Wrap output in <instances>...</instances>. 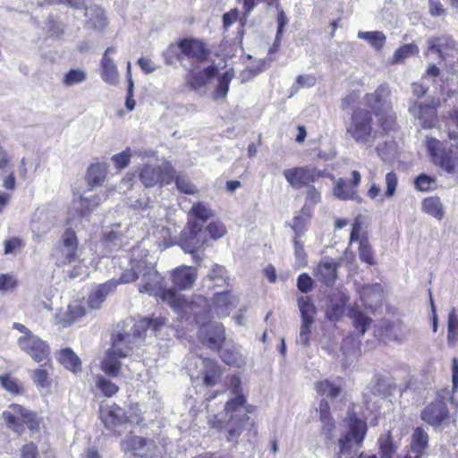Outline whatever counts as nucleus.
Masks as SVG:
<instances>
[{"label":"nucleus","instance_id":"6","mask_svg":"<svg viewBox=\"0 0 458 458\" xmlns=\"http://www.w3.org/2000/svg\"><path fill=\"white\" fill-rule=\"evenodd\" d=\"M6 427L18 435H21L25 427L30 431H38L39 420L36 413L17 403H12L2 414Z\"/></svg>","mask_w":458,"mask_h":458},{"label":"nucleus","instance_id":"5","mask_svg":"<svg viewBox=\"0 0 458 458\" xmlns=\"http://www.w3.org/2000/svg\"><path fill=\"white\" fill-rule=\"evenodd\" d=\"M390 89L386 85H380L374 93L366 95L367 104L374 110L384 131L394 129L395 119L391 112V104L388 101Z\"/></svg>","mask_w":458,"mask_h":458},{"label":"nucleus","instance_id":"47","mask_svg":"<svg viewBox=\"0 0 458 458\" xmlns=\"http://www.w3.org/2000/svg\"><path fill=\"white\" fill-rule=\"evenodd\" d=\"M32 380L37 387L48 388L51 385L48 369L43 366L36 369L32 372Z\"/></svg>","mask_w":458,"mask_h":458},{"label":"nucleus","instance_id":"57","mask_svg":"<svg viewBox=\"0 0 458 458\" xmlns=\"http://www.w3.org/2000/svg\"><path fill=\"white\" fill-rule=\"evenodd\" d=\"M0 382L3 388L7 390L13 394H21V386L18 384L17 380L11 378L10 376L5 375L0 377Z\"/></svg>","mask_w":458,"mask_h":458},{"label":"nucleus","instance_id":"46","mask_svg":"<svg viewBox=\"0 0 458 458\" xmlns=\"http://www.w3.org/2000/svg\"><path fill=\"white\" fill-rule=\"evenodd\" d=\"M96 386L103 393V394L106 397H111L115 394L119 387L109 379H106L101 375H97L95 377Z\"/></svg>","mask_w":458,"mask_h":458},{"label":"nucleus","instance_id":"24","mask_svg":"<svg viewBox=\"0 0 458 458\" xmlns=\"http://www.w3.org/2000/svg\"><path fill=\"white\" fill-rule=\"evenodd\" d=\"M360 300L368 309H374L381 304L383 300V289L381 284H365L357 288Z\"/></svg>","mask_w":458,"mask_h":458},{"label":"nucleus","instance_id":"50","mask_svg":"<svg viewBox=\"0 0 458 458\" xmlns=\"http://www.w3.org/2000/svg\"><path fill=\"white\" fill-rule=\"evenodd\" d=\"M190 213L204 224L208 218L213 216V212L209 206L204 202H198L193 204Z\"/></svg>","mask_w":458,"mask_h":458},{"label":"nucleus","instance_id":"60","mask_svg":"<svg viewBox=\"0 0 458 458\" xmlns=\"http://www.w3.org/2000/svg\"><path fill=\"white\" fill-rule=\"evenodd\" d=\"M131 157V153L130 148H127L121 153L115 154L112 157V161L115 164V166L119 169L125 168Z\"/></svg>","mask_w":458,"mask_h":458},{"label":"nucleus","instance_id":"63","mask_svg":"<svg viewBox=\"0 0 458 458\" xmlns=\"http://www.w3.org/2000/svg\"><path fill=\"white\" fill-rule=\"evenodd\" d=\"M316 79L312 75H299L296 80V85L292 87L293 92H297L300 88L312 87L315 84Z\"/></svg>","mask_w":458,"mask_h":458},{"label":"nucleus","instance_id":"58","mask_svg":"<svg viewBox=\"0 0 458 458\" xmlns=\"http://www.w3.org/2000/svg\"><path fill=\"white\" fill-rule=\"evenodd\" d=\"M385 181L386 188L385 196L386 198H392L395 193L396 186L398 183V177L394 172H389L386 174Z\"/></svg>","mask_w":458,"mask_h":458},{"label":"nucleus","instance_id":"35","mask_svg":"<svg viewBox=\"0 0 458 458\" xmlns=\"http://www.w3.org/2000/svg\"><path fill=\"white\" fill-rule=\"evenodd\" d=\"M198 360H199L204 367L203 374L205 385L214 386L221 376L217 363L215 360L207 358H198Z\"/></svg>","mask_w":458,"mask_h":458},{"label":"nucleus","instance_id":"10","mask_svg":"<svg viewBox=\"0 0 458 458\" xmlns=\"http://www.w3.org/2000/svg\"><path fill=\"white\" fill-rule=\"evenodd\" d=\"M207 242L206 230L203 225L199 221H189L181 233L180 246L185 251L192 254L194 260L198 261L200 258L196 251L200 249Z\"/></svg>","mask_w":458,"mask_h":458},{"label":"nucleus","instance_id":"18","mask_svg":"<svg viewBox=\"0 0 458 458\" xmlns=\"http://www.w3.org/2000/svg\"><path fill=\"white\" fill-rule=\"evenodd\" d=\"M202 343L212 350L221 349L225 340V327L218 322L203 325L199 329Z\"/></svg>","mask_w":458,"mask_h":458},{"label":"nucleus","instance_id":"37","mask_svg":"<svg viewBox=\"0 0 458 458\" xmlns=\"http://www.w3.org/2000/svg\"><path fill=\"white\" fill-rule=\"evenodd\" d=\"M57 359L66 369L73 372L81 370V360L71 349L61 350L57 354Z\"/></svg>","mask_w":458,"mask_h":458},{"label":"nucleus","instance_id":"4","mask_svg":"<svg viewBox=\"0 0 458 458\" xmlns=\"http://www.w3.org/2000/svg\"><path fill=\"white\" fill-rule=\"evenodd\" d=\"M238 304V298L230 292H223L214 296L212 304L203 295H195L190 304L191 311L197 321L204 324V320L216 313L218 317H226Z\"/></svg>","mask_w":458,"mask_h":458},{"label":"nucleus","instance_id":"54","mask_svg":"<svg viewBox=\"0 0 458 458\" xmlns=\"http://www.w3.org/2000/svg\"><path fill=\"white\" fill-rule=\"evenodd\" d=\"M381 458H393L396 448L394 446L390 435L381 437L378 439Z\"/></svg>","mask_w":458,"mask_h":458},{"label":"nucleus","instance_id":"36","mask_svg":"<svg viewBox=\"0 0 458 458\" xmlns=\"http://www.w3.org/2000/svg\"><path fill=\"white\" fill-rule=\"evenodd\" d=\"M228 276L226 270L218 265H214L210 273L204 278V286L212 289L215 286H223L226 284Z\"/></svg>","mask_w":458,"mask_h":458},{"label":"nucleus","instance_id":"3","mask_svg":"<svg viewBox=\"0 0 458 458\" xmlns=\"http://www.w3.org/2000/svg\"><path fill=\"white\" fill-rule=\"evenodd\" d=\"M245 402L243 394H237L233 399L228 401L225 406V416L228 417L227 420L218 419L216 415L214 416L213 420H209L213 428L220 430L225 429L227 432L226 438L228 442H237L246 422L249 420L244 407Z\"/></svg>","mask_w":458,"mask_h":458},{"label":"nucleus","instance_id":"38","mask_svg":"<svg viewBox=\"0 0 458 458\" xmlns=\"http://www.w3.org/2000/svg\"><path fill=\"white\" fill-rule=\"evenodd\" d=\"M144 263L145 261L143 260L131 261V268L125 270L119 278V280L115 281L117 283V285L119 284L133 283L137 279H140L144 267Z\"/></svg>","mask_w":458,"mask_h":458},{"label":"nucleus","instance_id":"14","mask_svg":"<svg viewBox=\"0 0 458 458\" xmlns=\"http://www.w3.org/2000/svg\"><path fill=\"white\" fill-rule=\"evenodd\" d=\"M367 432V424L357 418L351 419L349 431L339 439V454L345 455L350 454L352 443L360 445Z\"/></svg>","mask_w":458,"mask_h":458},{"label":"nucleus","instance_id":"25","mask_svg":"<svg viewBox=\"0 0 458 458\" xmlns=\"http://www.w3.org/2000/svg\"><path fill=\"white\" fill-rule=\"evenodd\" d=\"M173 283L180 290L191 288L197 279V269L193 267L182 266L174 270Z\"/></svg>","mask_w":458,"mask_h":458},{"label":"nucleus","instance_id":"26","mask_svg":"<svg viewBox=\"0 0 458 458\" xmlns=\"http://www.w3.org/2000/svg\"><path fill=\"white\" fill-rule=\"evenodd\" d=\"M117 286L115 280L107 281L94 289L88 298V304L91 309L98 310L106 301L107 295L114 291Z\"/></svg>","mask_w":458,"mask_h":458},{"label":"nucleus","instance_id":"49","mask_svg":"<svg viewBox=\"0 0 458 458\" xmlns=\"http://www.w3.org/2000/svg\"><path fill=\"white\" fill-rule=\"evenodd\" d=\"M350 317L353 319V325L360 331V335H364L371 323V318L358 310H352Z\"/></svg>","mask_w":458,"mask_h":458},{"label":"nucleus","instance_id":"33","mask_svg":"<svg viewBox=\"0 0 458 458\" xmlns=\"http://www.w3.org/2000/svg\"><path fill=\"white\" fill-rule=\"evenodd\" d=\"M106 198V196L105 194H98L90 197L80 196L79 199L74 201V204L80 215L85 216L98 207L100 202Z\"/></svg>","mask_w":458,"mask_h":458},{"label":"nucleus","instance_id":"21","mask_svg":"<svg viewBox=\"0 0 458 458\" xmlns=\"http://www.w3.org/2000/svg\"><path fill=\"white\" fill-rule=\"evenodd\" d=\"M352 179L347 182L343 178H340L333 190L334 195L342 200L353 199L357 194L356 188L359 186L361 175L358 171H352Z\"/></svg>","mask_w":458,"mask_h":458},{"label":"nucleus","instance_id":"43","mask_svg":"<svg viewBox=\"0 0 458 458\" xmlns=\"http://www.w3.org/2000/svg\"><path fill=\"white\" fill-rule=\"evenodd\" d=\"M358 38L366 39L376 50H380L386 44V36L381 31H360Z\"/></svg>","mask_w":458,"mask_h":458},{"label":"nucleus","instance_id":"55","mask_svg":"<svg viewBox=\"0 0 458 458\" xmlns=\"http://www.w3.org/2000/svg\"><path fill=\"white\" fill-rule=\"evenodd\" d=\"M177 189L186 194H195L198 190L196 186L185 176L175 175L174 178Z\"/></svg>","mask_w":458,"mask_h":458},{"label":"nucleus","instance_id":"48","mask_svg":"<svg viewBox=\"0 0 458 458\" xmlns=\"http://www.w3.org/2000/svg\"><path fill=\"white\" fill-rule=\"evenodd\" d=\"M87 72L81 69H71L64 77L63 83L71 87L87 80Z\"/></svg>","mask_w":458,"mask_h":458},{"label":"nucleus","instance_id":"42","mask_svg":"<svg viewBox=\"0 0 458 458\" xmlns=\"http://www.w3.org/2000/svg\"><path fill=\"white\" fill-rule=\"evenodd\" d=\"M233 77L234 72L233 70H228L218 77V84L214 93L215 99L224 98L227 96L229 85Z\"/></svg>","mask_w":458,"mask_h":458},{"label":"nucleus","instance_id":"32","mask_svg":"<svg viewBox=\"0 0 458 458\" xmlns=\"http://www.w3.org/2000/svg\"><path fill=\"white\" fill-rule=\"evenodd\" d=\"M100 418L106 428H112L126 420L123 410L117 405L101 409Z\"/></svg>","mask_w":458,"mask_h":458},{"label":"nucleus","instance_id":"12","mask_svg":"<svg viewBox=\"0 0 458 458\" xmlns=\"http://www.w3.org/2000/svg\"><path fill=\"white\" fill-rule=\"evenodd\" d=\"M442 142L437 139L427 140V148L432 157L433 162L447 174H454L458 167V155L445 151Z\"/></svg>","mask_w":458,"mask_h":458},{"label":"nucleus","instance_id":"56","mask_svg":"<svg viewBox=\"0 0 458 458\" xmlns=\"http://www.w3.org/2000/svg\"><path fill=\"white\" fill-rule=\"evenodd\" d=\"M85 313V309L81 305L77 303L69 305L67 310V318L64 320V325H71L76 319L83 317Z\"/></svg>","mask_w":458,"mask_h":458},{"label":"nucleus","instance_id":"53","mask_svg":"<svg viewBox=\"0 0 458 458\" xmlns=\"http://www.w3.org/2000/svg\"><path fill=\"white\" fill-rule=\"evenodd\" d=\"M447 331L448 344H455L458 339V318L454 311H451L448 315Z\"/></svg>","mask_w":458,"mask_h":458},{"label":"nucleus","instance_id":"17","mask_svg":"<svg viewBox=\"0 0 458 458\" xmlns=\"http://www.w3.org/2000/svg\"><path fill=\"white\" fill-rule=\"evenodd\" d=\"M439 99H431L428 103H415L409 107V112L420 121L423 129H429L437 123V108Z\"/></svg>","mask_w":458,"mask_h":458},{"label":"nucleus","instance_id":"52","mask_svg":"<svg viewBox=\"0 0 458 458\" xmlns=\"http://www.w3.org/2000/svg\"><path fill=\"white\" fill-rule=\"evenodd\" d=\"M359 257L361 261L369 265L375 264L374 252L369 243L367 237L362 236L360 241Z\"/></svg>","mask_w":458,"mask_h":458},{"label":"nucleus","instance_id":"61","mask_svg":"<svg viewBox=\"0 0 458 458\" xmlns=\"http://www.w3.org/2000/svg\"><path fill=\"white\" fill-rule=\"evenodd\" d=\"M104 244L110 251L118 250L122 244L121 235L115 232L108 233L104 238Z\"/></svg>","mask_w":458,"mask_h":458},{"label":"nucleus","instance_id":"51","mask_svg":"<svg viewBox=\"0 0 458 458\" xmlns=\"http://www.w3.org/2000/svg\"><path fill=\"white\" fill-rule=\"evenodd\" d=\"M419 48L415 44H405L395 50L393 56V63H402L409 56L418 54Z\"/></svg>","mask_w":458,"mask_h":458},{"label":"nucleus","instance_id":"64","mask_svg":"<svg viewBox=\"0 0 458 458\" xmlns=\"http://www.w3.org/2000/svg\"><path fill=\"white\" fill-rule=\"evenodd\" d=\"M313 286V280L308 274H301L297 280V287L302 293H309Z\"/></svg>","mask_w":458,"mask_h":458},{"label":"nucleus","instance_id":"40","mask_svg":"<svg viewBox=\"0 0 458 458\" xmlns=\"http://www.w3.org/2000/svg\"><path fill=\"white\" fill-rule=\"evenodd\" d=\"M421 206H422V210L425 213H427L437 219H441L444 216L443 205L441 203L440 199L437 197L426 198L422 201Z\"/></svg>","mask_w":458,"mask_h":458},{"label":"nucleus","instance_id":"22","mask_svg":"<svg viewBox=\"0 0 458 458\" xmlns=\"http://www.w3.org/2000/svg\"><path fill=\"white\" fill-rule=\"evenodd\" d=\"M447 416L448 411L442 400H436L421 411L422 420L434 427L440 425Z\"/></svg>","mask_w":458,"mask_h":458},{"label":"nucleus","instance_id":"44","mask_svg":"<svg viewBox=\"0 0 458 458\" xmlns=\"http://www.w3.org/2000/svg\"><path fill=\"white\" fill-rule=\"evenodd\" d=\"M298 307L301 312V320L314 321L316 314V307L311 299L308 296H301L298 298Z\"/></svg>","mask_w":458,"mask_h":458},{"label":"nucleus","instance_id":"28","mask_svg":"<svg viewBox=\"0 0 458 458\" xmlns=\"http://www.w3.org/2000/svg\"><path fill=\"white\" fill-rule=\"evenodd\" d=\"M85 16L88 18L85 27L94 30H102L107 25L105 12L99 6L93 5L86 9Z\"/></svg>","mask_w":458,"mask_h":458},{"label":"nucleus","instance_id":"7","mask_svg":"<svg viewBox=\"0 0 458 458\" xmlns=\"http://www.w3.org/2000/svg\"><path fill=\"white\" fill-rule=\"evenodd\" d=\"M347 133L358 143L371 145L377 137L372 125V114L369 110L357 109L351 117Z\"/></svg>","mask_w":458,"mask_h":458},{"label":"nucleus","instance_id":"59","mask_svg":"<svg viewBox=\"0 0 458 458\" xmlns=\"http://www.w3.org/2000/svg\"><path fill=\"white\" fill-rule=\"evenodd\" d=\"M313 322L314 321H310V320H301L300 335L297 339L298 344H301L303 345H309L310 327H311Z\"/></svg>","mask_w":458,"mask_h":458},{"label":"nucleus","instance_id":"23","mask_svg":"<svg viewBox=\"0 0 458 458\" xmlns=\"http://www.w3.org/2000/svg\"><path fill=\"white\" fill-rule=\"evenodd\" d=\"M115 52V47H107L101 60V79L110 85H116L120 79L117 66L114 61L109 56Z\"/></svg>","mask_w":458,"mask_h":458},{"label":"nucleus","instance_id":"1","mask_svg":"<svg viewBox=\"0 0 458 458\" xmlns=\"http://www.w3.org/2000/svg\"><path fill=\"white\" fill-rule=\"evenodd\" d=\"M162 326V320L147 318L137 322L131 319L119 324L112 336L110 353H114L119 358L130 356L133 350L142 344L148 330L156 333L160 330Z\"/></svg>","mask_w":458,"mask_h":458},{"label":"nucleus","instance_id":"8","mask_svg":"<svg viewBox=\"0 0 458 458\" xmlns=\"http://www.w3.org/2000/svg\"><path fill=\"white\" fill-rule=\"evenodd\" d=\"M175 176V170L168 162L163 164H146L140 169L139 177L145 187H154L157 184L167 185Z\"/></svg>","mask_w":458,"mask_h":458},{"label":"nucleus","instance_id":"27","mask_svg":"<svg viewBox=\"0 0 458 458\" xmlns=\"http://www.w3.org/2000/svg\"><path fill=\"white\" fill-rule=\"evenodd\" d=\"M428 445V433L420 427L416 428L411 436L410 452L403 458H420Z\"/></svg>","mask_w":458,"mask_h":458},{"label":"nucleus","instance_id":"16","mask_svg":"<svg viewBox=\"0 0 458 458\" xmlns=\"http://www.w3.org/2000/svg\"><path fill=\"white\" fill-rule=\"evenodd\" d=\"M284 175L293 188L301 189L315 182L321 176V173L312 166H298L284 170Z\"/></svg>","mask_w":458,"mask_h":458},{"label":"nucleus","instance_id":"62","mask_svg":"<svg viewBox=\"0 0 458 458\" xmlns=\"http://www.w3.org/2000/svg\"><path fill=\"white\" fill-rule=\"evenodd\" d=\"M207 229L210 236L215 240L223 237L226 232L225 225L220 222L210 223Z\"/></svg>","mask_w":458,"mask_h":458},{"label":"nucleus","instance_id":"15","mask_svg":"<svg viewBox=\"0 0 458 458\" xmlns=\"http://www.w3.org/2000/svg\"><path fill=\"white\" fill-rule=\"evenodd\" d=\"M17 343L21 350L30 355L35 362L49 360V346L38 336L32 335L29 337H19Z\"/></svg>","mask_w":458,"mask_h":458},{"label":"nucleus","instance_id":"9","mask_svg":"<svg viewBox=\"0 0 458 458\" xmlns=\"http://www.w3.org/2000/svg\"><path fill=\"white\" fill-rule=\"evenodd\" d=\"M79 242L75 232L68 228L52 250L56 266L63 267L74 262L77 258Z\"/></svg>","mask_w":458,"mask_h":458},{"label":"nucleus","instance_id":"11","mask_svg":"<svg viewBox=\"0 0 458 458\" xmlns=\"http://www.w3.org/2000/svg\"><path fill=\"white\" fill-rule=\"evenodd\" d=\"M121 446L125 453H131L137 458H157L160 453L153 439L136 435L127 436Z\"/></svg>","mask_w":458,"mask_h":458},{"label":"nucleus","instance_id":"39","mask_svg":"<svg viewBox=\"0 0 458 458\" xmlns=\"http://www.w3.org/2000/svg\"><path fill=\"white\" fill-rule=\"evenodd\" d=\"M119 358L114 353H110L108 350L106 352V356L101 361V369L109 377H116L118 376L122 363L118 360Z\"/></svg>","mask_w":458,"mask_h":458},{"label":"nucleus","instance_id":"41","mask_svg":"<svg viewBox=\"0 0 458 458\" xmlns=\"http://www.w3.org/2000/svg\"><path fill=\"white\" fill-rule=\"evenodd\" d=\"M106 170L103 165H92L87 172V182L90 187L99 185L106 178Z\"/></svg>","mask_w":458,"mask_h":458},{"label":"nucleus","instance_id":"31","mask_svg":"<svg viewBox=\"0 0 458 458\" xmlns=\"http://www.w3.org/2000/svg\"><path fill=\"white\" fill-rule=\"evenodd\" d=\"M348 300L349 297L344 293L334 295L326 311L327 318L331 321L339 319L344 312V307Z\"/></svg>","mask_w":458,"mask_h":458},{"label":"nucleus","instance_id":"20","mask_svg":"<svg viewBox=\"0 0 458 458\" xmlns=\"http://www.w3.org/2000/svg\"><path fill=\"white\" fill-rule=\"evenodd\" d=\"M217 74V68L216 65L211 64L202 71L196 72L194 68H191L186 75V82L189 87L195 90L199 91L203 89L209 81Z\"/></svg>","mask_w":458,"mask_h":458},{"label":"nucleus","instance_id":"2","mask_svg":"<svg viewBox=\"0 0 458 458\" xmlns=\"http://www.w3.org/2000/svg\"><path fill=\"white\" fill-rule=\"evenodd\" d=\"M140 279V293L154 296L157 301L166 302L174 310L184 309L186 305L184 297L174 289H166L165 278L154 267L147 266L146 262Z\"/></svg>","mask_w":458,"mask_h":458},{"label":"nucleus","instance_id":"30","mask_svg":"<svg viewBox=\"0 0 458 458\" xmlns=\"http://www.w3.org/2000/svg\"><path fill=\"white\" fill-rule=\"evenodd\" d=\"M360 342L353 335H349L343 340L341 351L344 356V365L345 367L352 365L360 354Z\"/></svg>","mask_w":458,"mask_h":458},{"label":"nucleus","instance_id":"13","mask_svg":"<svg viewBox=\"0 0 458 458\" xmlns=\"http://www.w3.org/2000/svg\"><path fill=\"white\" fill-rule=\"evenodd\" d=\"M178 47L181 53L177 55V60L182 64L184 59L191 60L192 65L194 63H202L209 55L205 44L196 38H183L178 42Z\"/></svg>","mask_w":458,"mask_h":458},{"label":"nucleus","instance_id":"45","mask_svg":"<svg viewBox=\"0 0 458 458\" xmlns=\"http://www.w3.org/2000/svg\"><path fill=\"white\" fill-rule=\"evenodd\" d=\"M316 390L319 395H327L330 398L337 397L341 392L340 386L329 380L318 382L316 384Z\"/></svg>","mask_w":458,"mask_h":458},{"label":"nucleus","instance_id":"34","mask_svg":"<svg viewBox=\"0 0 458 458\" xmlns=\"http://www.w3.org/2000/svg\"><path fill=\"white\" fill-rule=\"evenodd\" d=\"M220 358L222 360L232 366L242 368L245 364V359L238 347L233 345H225L220 350Z\"/></svg>","mask_w":458,"mask_h":458},{"label":"nucleus","instance_id":"29","mask_svg":"<svg viewBox=\"0 0 458 458\" xmlns=\"http://www.w3.org/2000/svg\"><path fill=\"white\" fill-rule=\"evenodd\" d=\"M336 263L330 259H323L315 272L316 277L327 286L333 285L336 278Z\"/></svg>","mask_w":458,"mask_h":458},{"label":"nucleus","instance_id":"19","mask_svg":"<svg viewBox=\"0 0 458 458\" xmlns=\"http://www.w3.org/2000/svg\"><path fill=\"white\" fill-rule=\"evenodd\" d=\"M428 45V51L438 54L442 59L458 55V43L448 36L431 38Z\"/></svg>","mask_w":458,"mask_h":458}]
</instances>
